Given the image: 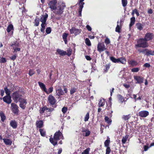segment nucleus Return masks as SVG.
Listing matches in <instances>:
<instances>
[{
  "mask_svg": "<svg viewBox=\"0 0 154 154\" xmlns=\"http://www.w3.org/2000/svg\"><path fill=\"white\" fill-rule=\"evenodd\" d=\"M101 128H100V131L101 134H102L103 133V130L104 129L102 128V126L103 127H105V126L102 124H100Z\"/></svg>",
  "mask_w": 154,
  "mask_h": 154,
  "instance_id": "obj_63",
  "label": "nucleus"
},
{
  "mask_svg": "<svg viewBox=\"0 0 154 154\" xmlns=\"http://www.w3.org/2000/svg\"><path fill=\"white\" fill-rule=\"evenodd\" d=\"M150 55H154V50L153 51H152L151 50H149L147 49L146 55L148 56Z\"/></svg>",
  "mask_w": 154,
  "mask_h": 154,
  "instance_id": "obj_41",
  "label": "nucleus"
},
{
  "mask_svg": "<svg viewBox=\"0 0 154 154\" xmlns=\"http://www.w3.org/2000/svg\"><path fill=\"white\" fill-rule=\"evenodd\" d=\"M48 107L46 106H45L43 107L40 108L39 110V112L40 114H43L45 112V111H47Z\"/></svg>",
  "mask_w": 154,
  "mask_h": 154,
  "instance_id": "obj_31",
  "label": "nucleus"
},
{
  "mask_svg": "<svg viewBox=\"0 0 154 154\" xmlns=\"http://www.w3.org/2000/svg\"><path fill=\"white\" fill-rule=\"evenodd\" d=\"M110 41L109 38L106 37L105 40V42L106 45H108L110 43Z\"/></svg>",
  "mask_w": 154,
  "mask_h": 154,
  "instance_id": "obj_59",
  "label": "nucleus"
},
{
  "mask_svg": "<svg viewBox=\"0 0 154 154\" xmlns=\"http://www.w3.org/2000/svg\"><path fill=\"white\" fill-rule=\"evenodd\" d=\"M90 150V149L89 148H88L82 153V154H89V152Z\"/></svg>",
  "mask_w": 154,
  "mask_h": 154,
  "instance_id": "obj_48",
  "label": "nucleus"
},
{
  "mask_svg": "<svg viewBox=\"0 0 154 154\" xmlns=\"http://www.w3.org/2000/svg\"><path fill=\"white\" fill-rule=\"evenodd\" d=\"M54 110V108H48V109H47V111H46L47 112H50V113H49V115L48 116H49L51 115V112Z\"/></svg>",
  "mask_w": 154,
  "mask_h": 154,
  "instance_id": "obj_43",
  "label": "nucleus"
},
{
  "mask_svg": "<svg viewBox=\"0 0 154 154\" xmlns=\"http://www.w3.org/2000/svg\"><path fill=\"white\" fill-rule=\"evenodd\" d=\"M10 126L13 128L15 129L17 128V124L15 120H11L10 122Z\"/></svg>",
  "mask_w": 154,
  "mask_h": 154,
  "instance_id": "obj_22",
  "label": "nucleus"
},
{
  "mask_svg": "<svg viewBox=\"0 0 154 154\" xmlns=\"http://www.w3.org/2000/svg\"><path fill=\"white\" fill-rule=\"evenodd\" d=\"M57 3V2L56 0H52L49 2L48 3V6L52 11L55 10L56 8Z\"/></svg>",
  "mask_w": 154,
  "mask_h": 154,
  "instance_id": "obj_7",
  "label": "nucleus"
},
{
  "mask_svg": "<svg viewBox=\"0 0 154 154\" xmlns=\"http://www.w3.org/2000/svg\"><path fill=\"white\" fill-rule=\"evenodd\" d=\"M7 60H6V59L3 57H0V63H5L6 62Z\"/></svg>",
  "mask_w": 154,
  "mask_h": 154,
  "instance_id": "obj_50",
  "label": "nucleus"
},
{
  "mask_svg": "<svg viewBox=\"0 0 154 154\" xmlns=\"http://www.w3.org/2000/svg\"><path fill=\"white\" fill-rule=\"evenodd\" d=\"M82 132L83 133V135L85 137L89 136L91 133L90 131L88 129L82 130Z\"/></svg>",
  "mask_w": 154,
  "mask_h": 154,
  "instance_id": "obj_23",
  "label": "nucleus"
},
{
  "mask_svg": "<svg viewBox=\"0 0 154 154\" xmlns=\"http://www.w3.org/2000/svg\"><path fill=\"white\" fill-rule=\"evenodd\" d=\"M139 68L137 67L134 68L132 69L131 71L132 72H137L139 71Z\"/></svg>",
  "mask_w": 154,
  "mask_h": 154,
  "instance_id": "obj_60",
  "label": "nucleus"
},
{
  "mask_svg": "<svg viewBox=\"0 0 154 154\" xmlns=\"http://www.w3.org/2000/svg\"><path fill=\"white\" fill-rule=\"evenodd\" d=\"M19 101L20 103L19 104L20 107L23 109H24L26 107L25 105L27 103L26 100L23 98Z\"/></svg>",
  "mask_w": 154,
  "mask_h": 154,
  "instance_id": "obj_12",
  "label": "nucleus"
},
{
  "mask_svg": "<svg viewBox=\"0 0 154 154\" xmlns=\"http://www.w3.org/2000/svg\"><path fill=\"white\" fill-rule=\"evenodd\" d=\"M122 3L123 7H125L128 4L127 0H121Z\"/></svg>",
  "mask_w": 154,
  "mask_h": 154,
  "instance_id": "obj_45",
  "label": "nucleus"
},
{
  "mask_svg": "<svg viewBox=\"0 0 154 154\" xmlns=\"http://www.w3.org/2000/svg\"><path fill=\"white\" fill-rule=\"evenodd\" d=\"M135 21V18L133 16L130 18V22L129 25L130 28L134 24Z\"/></svg>",
  "mask_w": 154,
  "mask_h": 154,
  "instance_id": "obj_25",
  "label": "nucleus"
},
{
  "mask_svg": "<svg viewBox=\"0 0 154 154\" xmlns=\"http://www.w3.org/2000/svg\"><path fill=\"white\" fill-rule=\"evenodd\" d=\"M57 52L60 55L63 56L66 55V51L61 50L60 49H57Z\"/></svg>",
  "mask_w": 154,
  "mask_h": 154,
  "instance_id": "obj_29",
  "label": "nucleus"
},
{
  "mask_svg": "<svg viewBox=\"0 0 154 154\" xmlns=\"http://www.w3.org/2000/svg\"><path fill=\"white\" fill-rule=\"evenodd\" d=\"M4 90L5 91V92L6 93V94L7 95H10V91L7 88V87H5L4 88Z\"/></svg>",
  "mask_w": 154,
  "mask_h": 154,
  "instance_id": "obj_54",
  "label": "nucleus"
},
{
  "mask_svg": "<svg viewBox=\"0 0 154 154\" xmlns=\"http://www.w3.org/2000/svg\"><path fill=\"white\" fill-rule=\"evenodd\" d=\"M117 97L118 100L121 103H122L124 102H126L127 100L128 99H127L126 100H125L124 97L121 95L120 94H118Z\"/></svg>",
  "mask_w": 154,
  "mask_h": 154,
  "instance_id": "obj_19",
  "label": "nucleus"
},
{
  "mask_svg": "<svg viewBox=\"0 0 154 154\" xmlns=\"http://www.w3.org/2000/svg\"><path fill=\"white\" fill-rule=\"evenodd\" d=\"M145 24L144 23H137L135 24V26L138 30L141 31L143 29V27Z\"/></svg>",
  "mask_w": 154,
  "mask_h": 154,
  "instance_id": "obj_15",
  "label": "nucleus"
},
{
  "mask_svg": "<svg viewBox=\"0 0 154 154\" xmlns=\"http://www.w3.org/2000/svg\"><path fill=\"white\" fill-rule=\"evenodd\" d=\"M3 140L4 143L6 145H11L12 142L10 139L7 138H4Z\"/></svg>",
  "mask_w": 154,
  "mask_h": 154,
  "instance_id": "obj_26",
  "label": "nucleus"
},
{
  "mask_svg": "<svg viewBox=\"0 0 154 154\" xmlns=\"http://www.w3.org/2000/svg\"><path fill=\"white\" fill-rule=\"evenodd\" d=\"M11 107L12 112L15 114H17L19 112L17 105L14 103H12L11 104Z\"/></svg>",
  "mask_w": 154,
  "mask_h": 154,
  "instance_id": "obj_11",
  "label": "nucleus"
},
{
  "mask_svg": "<svg viewBox=\"0 0 154 154\" xmlns=\"http://www.w3.org/2000/svg\"><path fill=\"white\" fill-rule=\"evenodd\" d=\"M23 91H17L14 92L12 95L13 99L14 101L16 103H17L19 100H21L23 98L22 97V93H23Z\"/></svg>",
  "mask_w": 154,
  "mask_h": 154,
  "instance_id": "obj_3",
  "label": "nucleus"
},
{
  "mask_svg": "<svg viewBox=\"0 0 154 154\" xmlns=\"http://www.w3.org/2000/svg\"><path fill=\"white\" fill-rule=\"evenodd\" d=\"M69 31L71 34H74L76 36L80 34L81 31V29L72 27L70 29Z\"/></svg>",
  "mask_w": 154,
  "mask_h": 154,
  "instance_id": "obj_9",
  "label": "nucleus"
},
{
  "mask_svg": "<svg viewBox=\"0 0 154 154\" xmlns=\"http://www.w3.org/2000/svg\"><path fill=\"white\" fill-rule=\"evenodd\" d=\"M48 17V14L45 13L44 15H42L41 17L40 20L42 23H46V21L47 20Z\"/></svg>",
  "mask_w": 154,
  "mask_h": 154,
  "instance_id": "obj_17",
  "label": "nucleus"
},
{
  "mask_svg": "<svg viewBox=\"0 0 154 154\" xmlns=\"http://www.w3.org/2000/svg\"><path fill=\"white\" fill-rule=\"evenodd\" d=\"M20 45L19 43L17 41H14L10 44V46L12 47L14 51L13 52L17 53V51H20V48L18 47Z\"/></svg>",
  "mask_w": 154,
  "mask_h": 154,
  "instance_id": "obj_5",
  "label": "nucleus"
},
{
  "mask_svg": "<svg viewBox=\"0 0 154 154\" xmlns=\"http://www.w3.org/2000/svg\"><path fill=\"white\" fill-rule=\"evenodd\" d=\"M139 116L142 117H146L149 115V112L147 111L143 110L140 111L138 113Z\"/></svg>",
  "mask_w": 154,
  "mask_h": 154,
  "instance_id": "obj_13",
  "label": "nucleus"
},
{
  "mask_svg": "<svg viewBox=\"0 0 154 154\" xmlns=\"http://www.w3.org/2000/svg\"><path fill=\"white\" fill-rule=\"evenodd\" d=\"M67 110V107H64L62 109V111L64 114L65 113Z\"/></svg>",
  "mask_w": 154,
  "mask_h": 154,
  "instance_id": "obj_56",
  "label": "nucleus"
},
{
  "mask_svg": "<svg viewBox=\"0 0 154 154\" xmlns=\"http://www.w3.org/2000/svg\"><path fill=\"white\" fill-rule=\"evenodd\" d=\"M137 44L135 45L136 48H145L148 47L149 45L148 43L143 38H140L137 40Z\"/></svg>",
  "mask_w": 154,
  "mask_h": 154,
  "instance_id": "obj_2",
  "label": "nucleus"
},
{
  "mask_svg": "<svg viewBox=\"0 0 154 154\" xmlns=\"http://www.w3.org/2000/svg\"><path fill=\"white\" fill-rule=\"evenodd\" d=\"M134 79L137 81L138 83L140 84L143 82V78L140 76H135L134 77Z\"/></svg>",
  "mask_w": 154,
  "mask_h": 154,
  "instance_id": "obj_16",
  "label": "nucleus"
},
{
  "mask_svg": "<svg viewBox=\"0 0 154 154\" xmlns=\"http://www.w3.org/2000/svg\"><path fill=\"white\" fill-rule=\"evenodd\" d=\"M0 116L2 121L4 122L6 119V117L3 111H0Z\"/></svg>",
  "mask_w": 154,
  "mask_h": 154,
  "instance_id": "obj_28",
  "label": "nucleus"
},
{
  "mask_svg": "<svg viewBox=\"0 0 154 154\" xmlns=\"http://www.w3.org/2000/svg\"><path fill=\"white\" fill-rule=\"evenodd\" d=\"M110 60L114 63H119V58L116 59L114 57H110Z\"/></svg>",
  "mask_w": 154,
  "mask_h": 154,
  "instance_id": "obj_42",
  "label": "nucleus"
},
{
  "mask_svg": "<svg viewBox=\"0 0 154 154\" xmlns=\"http://www.w3.org/2000/svg\"><path fill=\"white\" fill-rule=\"evenodd\" d=\"M106 49L103 43L99 42L97 46V50L100 53L105 50Z\"/></svg>",
  "mask_w": 154,
  "mask_h": 154,
  "instance_id": "obj_8",
  "label": "nucleus"
},
{
  "mask_svg": "<svg viewBox=\"0 0 154 154\" xmlns=\"http://www.w3.org/2000/svg\"><path fill=\"white\" fill-rule=\"evenodd\" d=\"M85 4V3H81L79 2L78 3V5L79 6V10H82L83 8V5Z\"/></svg>",
  "mask_w": 154,
  "mask_h": 154,
  "instance_id": "obj_46",
  "label": "nucleus"
},
{
  "mask_svg": "<svg viewBox=\"0 0 154 154\" xmlns=\"http://www.w3.org/2000/svg\"><path fill=\"white\" fill-rule=\"evenodd\" d=\"M47 25L46 23H42L41 24V28L40 31L41 32L44 33L45 32V27Z\"/></svg>",
  "mask_w": 154,
  "mask_h": 154,
  "instance_id": "obj_37",
  "label": "nucleus"
},
{
  "mask_svg": "<svg viewBox=\"0 0 154 154\" xmlns=\"http://www.w3.org/2000/svg\"><path fill=\"white\" fill-rule=\"evenodd\" d=\"M3 100L5 102L10 104L11 102V97L10 95H6L3 98Z\"/></svg>",
  "mask_w": 154,
  "mask_h": 154,
  "instance_id": "obj_14",
  "label": "nucleus"
},
{
  "mask_svg": "<svg viewBox=\"0 0 154 154\" xmlns=\"http://www.w3.org/2000/svg\"><path fill=\"white\" fill-rule=\"evenodd\" d=\"M110 142V138H109V137H108L107 139L104 142L105 146L106 147H109V145Z\"/></svg>",
  "mask_w": 154,
  "mask_h": 154,
  "instance_id": "obj_34",
  "label": "nucleus"
},
{
  "mask_svg": "<svg viewBox=\"0 0 154 154\" xmlns=\"http://www.w3.org/2000/svg\"><path fill=\"white\" fill-rule=\"evenodd\" d=\"M128 135H126L125 137H123L122 139V141L123 144H125L126 143L129 137Z\"/></svg>",
  "mask_w": 154,
  "mask_h": 154,
  "instance_id": "obj_39",
  "label": "nucleus"
},
{
  "mask_svg": "<svg viewBox=\"0 0 154 154\" xmlns=\"http://www.w3.org/2000/svg\"><path fill=\"white\" fill-rule=\"evenodd\" d=\"M53 88L52 87L49 88L48 89V91H47V92H45L47 94H49L52 92Z\"/></svg>",
  "mask_w": 154,
  "mask_h": 154,
  "instance_id": "obj_53",
  "label": "nucleus"
},
{
  "mask_svg": "<svg viewBox=\"0 0 154 154\" xmlns=\"http://www.w3.org/2000/svg\"><path fill=\"white\" fill-rule=\"evenodd\" d=\"M105 120L106 122L109 125L111 124L112 122V120L111 119H110L108 117L105 116Z\"/></svg>",
  "mask_w": 154,
  "mask_h": 154,
  "instance_id": "obj_38",
  "label": "nucleus"
},
{
  "mask_svg": "<svg viewBox=\"0 0 154 154\" xmlns=\"http://www.w3.org/2000/svg\"><path fill=\"white\" fill-rule=\"evenodd\" d=\"M40 20L39 18L36 17L34 20L33 23H34V26H38Z\"/></svg>",
  "mask_w": 154,
  "mask_h": 154,
  "instance_id": "obj_35",
  "label": "nucleus"
},
{
  "mask_svg": "<svg viewBox=\"0 0 154 154\" xmlns=\"http://www.w3.org/2000/svg\"><path fill=\"white\" fill-rule=\"evenodd\" d=\"M153 36L154 35L152 33L147 32L145 34L144 38L147 42L153 39Z\"/></svg>",
  "mask_w": 154,
  "mask_h": 154,
  "instance_id": "obj_10",
  "label": "nucleus"
},
{
  "mask_svg": "<svg viewBox=\"0 0 154 154\" xmlns=\"http://www.w3.org/2000/svg\"><path fill=\"white\" fill-rule=\"evenodd\" d=\"M105 102L104 99H101L99 101L98 106L100 107H103L105 105Z\"/></svg>",
  "mask_w": 154,
  "mask_h": 154,
  "instance_id": "obj_24",
  "label": "nucleus"
},
{
  "mask_svg": "<svg viewBox=\"0 0 154 154\" xmlns=\"http://www.w3.org/2000/svg\"><path fill=\"white\" fill-rule=\"evenodd\" d=\"M119 62H120L123 64H125L126 62V60L125 57H122L119 58Z\"/></svg>",
  "mask_w": 154,
  "mask_h": 154,
  "instance_id": "obj_36",
  "label": "nucleus"
},
{
  "mask_svg": "<svg viewBox=\"0 0 154 154\" xmlns=\"http://www.w3.org/2000/svg\"><path fill=\"white\" fill-rule=\"evenodd\" d=\"M129 64L132 66H136L138 64L137 62L134 60H131L128 62Z\"/></svg>",
  "mask_w": 154,
  "mask_h": 154,
  "instance_id": "obj_32",
  "label": "nucleus"
},
{
  "mask_svg": "<svg viewBox=\"0 0 154 154\" xmlns=\"http://www.w3.org/2000/svg\"><path fill=\"white\" fill-rule=\"evenodd\" d=\"M57 95L59 96L64 95V92L61 87H60L56 90Z\"/></svg>",
  "mask_w": 154,
  "mask_h": 154,
  "instance_id": "obj_21",
  "label": "nucleus"
},
{
  "mask_svg": "<svg viewBox=\"0 0 154 154\" xmlns=\"http://www.w3.org/2000/svg\"><path fill=\"white\" fill-rule=\"evenodd\" d=\"M110 64H106L105 66V69H104V73H106L108 72V70L109 69L110 66Z\"/></svg>",
  "mask_w": 154,
  "mask_h": 154,
  "instance_id": "obj_40",
  "label": "nucleus"
},
{
  "mask_svg": "<svg viewBox=\"0 0 154 154\" xmlns=\"http://www.w3.org/2000/svg\"><path fill=\"white\" fill-rule=\"evenodd\" d=\"M121 27L119 26V25H117L115 31L116 32L120 33V32Z\"/></svg>",
  "mask_w": 154,
  "mask_h": 154,
  "instance_id": "obj_52",
  "label": "nucleus"
},
{
  "mask_svg": "<svg viewBox=\"0 0 154 154\" xmlns=\"http://www.w3.org/2000/svg\"><path fill=\"white\" fill-rule=\"evenodd\" d=\"M48 101L50 105L52 107L56 108L57 106L56 103L57 100L51 94L49 95L48 97Z\"/></svg>",
  "mask_w": 154,
  "mask_h": 154,
  "instance_id": "obj_4",
  "label": "nucleus"
},
{
  "mask_svg": "<svg viewBox=\"0 0 154 154\" xmlns=\"http://www.w3.org/2000/svg\"><path fill=\"white\" fill-rule=\"evenodd\" d=\"M68 35V34L66 33H63L62 35V38L64 42L66 44H67V37Z\"/></svg>",
  "mask_w": 154,
  "mask_h": 154,
  "instance_id": "obj_27",
  "label": "nucleus"
},
{
  "mask_svg": "<svg viewBox=\"0 0 154 154\" xmlns=\"http://www.w3.org/2000/svg\"><path fill=\"white\" fill-rule=\"evenodd\" d=\"M111 152V149L110 147H106V154H109Z\"/></svg>",
  "mask_w": 154,
  "mask_h": 154,
  "instance_id": "obj_57",
  "label": "nucleus"
},
{
  "mask_svg": "<svg viewBox=\"0 0 154 154\" xmlns=\"http://www.w3.org/2000/svg\"><path fill=\"white\" fill-rule=\"evenodd\" d=\"M45 31L47 34H49L51 32V29L50 27H48L46 29Z\"/></svg>",
  "mask_w": 154,
  "mask_h": 154,
  "instance_id": "obj_55",
  "label": "nucleus"
},
{
  "mask_svg": "<svg viewBox=\"0 0 154 154\" xmlns=\"http://www.w3.org/2000/svg\"><path fill=\"white\" fill-rule=\"evenodd\" d=\"M77 88H71L70 90V94L71 95L73 94L76 91Z\"/></svg>",
  "mask_w": 154,
  "mask_h": 154,
  "instance_id": "obj_49",
  "label": "nucleus"
},
{
  "mask_svg": "<svg viewBox=\"0 0 154 154\" xmlns=\"http://www.w3.org/2000/svg\"><path fill=\"white\" fill-rule=\"evenodd\" d=\"M39 85L41 89L45 92H47V90L46 89L45 85L43 83L40 82H38Z\"/></svg>",
  "mask_w": 154,
  "mask_h": 154,
  "instance_id": "obj_20",
  "label": "nucleus"
},
{
  "mask_svg": "<svg viewBox=\"0 0 154 154\" xmlns=\"http://www.w3.org/2000/svg\"><path fill=\"white\" fill-rule=\"evenodd\" d=\"M39 131L41 136L43 137H45L46 136V132L44 129H39Z\"/></svg>",
  "mask_w": 154,
  "mask_h": 154,
  "instance_id": "obj_33",
  "label": "nucleus"
},
{
  "mask_svg": "<svg viewBox=\"0 0 154 154\" xmlns=\"http://www.w3.org/2000/svg\"><path fill=\"white\" fill-rule=\"evenodd\" d=\"M61 139L63 140L64 137L62 133L59 130L54 133L53 137H50L49 140L50 142L53 146H55L57 144V141Z\"/></svg>",
  "mask_w": 154,
  "mask_h": 154,
  "instance_id": "obj_1",
  "label": "nucleus"
},
{
  "mask_svg": "<svg viewBox=\"0 0 154 154\" xmlns=\"http://www.w3.org/2000/svg\"><path fill=\"white\" fill-rule=\"evenodd\" d=\"M14 29V26L13 25L11 24H9L8 26L7 29H6L8 32L9 33L11 30L13 31Z\"/></svg>",
  "mask_w": 154,
  "mask_h": 154,
  "instance_id": "obj_30",
  "label": "nucleus"
},
{
  "mask_svg": "<svg viewBox=\"0 0 154 154\" xmlns=\"http://www.w3.org/2000/svg\"><path fill=\"white\" fill-rule=\"evenodd\" d=\"M17 57V55L16 54H15L12 56L10 57V58L11 60H15Z\"/></svg>",
  "mask_w": 154,
  "mask_h": 154,
  "instance_id": "obj_61",
  "label": "nucleus"
},
{
  "mask_svg": "<svg viewBox=\"0 0 154 154\" xmlns=\"http://www.w3.org/2000/svg\"><path fill=\"white\" fill-rule=\"evenodd\" d=\"M68 52L67 53L66 55H67L68 56H70L72 54V50L69 49L67 51Z\"/></svg>",
  "mask_w": 154,
  "mask_h": 154,
  "instance_id": "obj_64",
  "label": "nucleus"
},
{
  "mask_svg": "<svg viewBox=\"0 0 154 154\" xmlns=\"http://www.w3.org/2000/svg\"><path fill=\"white\" fill-rule=\"evenodd\" d=\"M85 43L88 46H90L91 45V44L90 40L89 39L86 38L85 39Z\"/></svg>",
  "mask_w": 154,
  "mask_h": 154,
  "instance_id": "obj_47",
  "label": "nucleus"
},
{
  "mask_svg": "<svg viewBox=\"0 0 154 154\" xmlns=\"http://www.w3.org/2000/svg\"><path fill=\"white\" fill-rule=\"evenodd\" d=\"M130 117L131 116L130 114H129L128 115L126 116L124 115L122 117V119L125 121H127L128 120V119L130 118Z\"/></svg>",
  "mask_w": 154,
  "mask_h": 154,
  "instance_id": "obj_44",
  "label": "nucleus"
},
{
  "mask_svg": "<svg viewBox=\"0 0 154 154\" xmlns=\"http://www.w3.org/2000/svg\"><path fill=\"white\" fill-rule=\"evenodd\" d=\"M35 73V71L33 69H30L29 70V74L30 76H32Z\"/></svg>",
  "mask_w": 154,
  "mask_h": 154,
  "instance_id": "obj_58",
  "label": "nucleus"
},
{
  "mask_svg": "<svg viewBox=\"0 0 154 154\" xmlns=\"http://www.w3.org/2000/svg\"><path fill=\"white\" fill-rule=\"evenodd\" d=\"M64 92V94L65 93H67L68 92V90L67 89V88L66 87V86L65 85H63V86Z\"/></svg>",
  "mask_w": 154,
  "mask_h": 154,
  "instance_id": "obj_62",
  "label": "nucleus"
},
{
  "mask_svg": "<svg viewBox=\"0 0 154 154\" xmlns=\"http://www.w3.org/2000/svg\"><path fill=\"white\" fill-rule=\"evenodd\" d=\"M36 125L37 128L40 129L43 126V122L42 120L37 121L36 122Z\"/></svg>",
  "mask_w": 154,
  "mask_h": 154,
  "instance_id": "obj_18",
  "label": "nucleus"
},
{
  "mask_svg": "<svg viewBox=\"0 0 154 154\" xmlns=\"http://www.w3.org/2000/svg\"><path fill=\"white\" fill-rule=\"evenodd\" d=\"M64 7L63 5H60L57 7H56V8L53 12L56 14L61 15L63 12Z\"/></svg>",
  "mask_w": 154,
  "mask_h": 154,
  "instance_id": "obj_6",
  "label": "nucleus"
},
{
  "mask_svg": "<svg viewBox=\"0 0 154 154\" xmlns=\"http://www.w3.org/2000/svg\"><path fill=\"white\" fill-rule=\"evenodd\" d=\"M89 112H88L86 114L84 118V121L85 122L87 121H88V120L89 119Z\"/></svg>",
  "mask_w": 154,
  "mask_h": 154,
  "instance_id": "obj_51",
  "label": "nucleus"
}]
</instances>
